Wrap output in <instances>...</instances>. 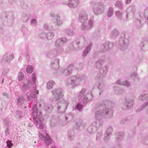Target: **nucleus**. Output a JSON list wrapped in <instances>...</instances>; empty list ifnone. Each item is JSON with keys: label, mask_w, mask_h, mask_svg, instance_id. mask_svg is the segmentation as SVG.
Listing matches in <instances>:
<instances>
[{"label": "nucleus", "mask_w": 148, "mask_h": 148, "mask_svg": "<svg viewBox=\"0 0 148 148\" xmlns=\"http://www.w3.org/2000/svg\"><path fill=\"white\" fill-rule=\"evenodd\" d=\"M5 134L6 135H7V134H9L8 131V130H5Z\"/></svg>", "instance_id": "obj_17"}, {"label": "nucleus", "mask_w": 148, "mask_h": 148, "mask_svg": "<svg viewBox=\"0 0 148 148\" xmlns=\"http://www.w3.org/2000/svg\"><path fill=\"white\" fill-rule=\"evenodd\" d=\"M36 75L34 73H33L32 75V77L30 79L28 80V85L34 84L36 82Z\"/></svg>", "instance_id": "obj_2"}, {"label": "nucleus", "mask_w": 148, "mask_h": 148, "mask_svg": "<svg viewBox=\"0 0 148 148\" xmlns=\"http://www.w3.org/2000/svg\"><path fill=\"white\" fill-rule=\"evenodd\" d=\"M36 22V21L35 19H32V21H31V23H34V22Z\"/></svg>", "instance_id": "obj_19"}, {"label": "nucleus", "mask_w": 148, "mask_h": 148, "mask_svg": "<svg viewBox=\"0 0 148 148\" xmlns=\"http://www.w3.org/2000/svg\"><path fill=\"white\" fill-rule=\"evenodd\" d=\"M39 137L41 139H43L45 138V136L42 134L39 135Z\"/></svg>", "instance_id": "obj_13"}, {"label": "nucleus", "mask_w": 148, "mask_h": 148, "mask_svg": "<svg viewBox=\"0 0 148 148\" xmlns=\"http://www.w3.org/2000/svg\"><path fill=\"white\" fill-rule=\"evenodd\" d=\"M131 1V0H127L126 3H129Z\"/></svg>", "instance_id": "obj_18"}, {"label": "nucleus", "mask_w": 148, "mask_h": 148, "mask_svg": "<svg viewBox=\"0 0 148 148\" xmlns=\"http://www.w3.org/2000/svg\"><path fill=\"white\" fill-rule=\"evenodd\" d=\"M45 141L47 145H49L51 143V138L47 134L46 135Z\"/></svg>", "instance_id": "obj_3"}, {"label": "nucleus", "mask_w": 148, "mask_h": 148, "mask_svg": "<svg viewBox=\"0 0 148 148\" xmlns=\"http://www.w3.org/2000/svg\"><path fill=\"white\" fill-rule=\"evenodd\" d=\"M4 82V79H3L2 81V83H3Z\"/></svg>", "instance_id": "obj_23"}, {"label": "nucleus", "mask_w": 148, "mask_h": 148, "mask_svg": "<svg viewBox=\"0 0 148 148\" xmlns=\"http://www.w3.org/2000/svg\"><path fill=\"white\" fill-rule=\"evenodd\" d=\"M43 125L42 124H40L39 128L40 129H42L43 128Z\"/></svg>", "instance_id": "obj_16"}, {"label": "nucleus", "mask_w": 148, "mask_h": 148, "mask_svg": "<svg viewBox=\"0 0 148 148\" xmlns=\"http://www.w3.org/2000/svg\"><path fill=\"white\" fill-rule=\"evenodd\" d=\"M86 90L85 89H83L79 93V96L80 97L83 96L85 94Z\"/></svg>", "instance_id": "obj_10"}, {"label": "nucleus", "mask_w": 148, "mask_h": 148, "mask_svg": "<svg viewBox=\"0 0 148 148\" xmlns=\"http://www.w3.org/2000/svg\"><path fill=\"white\" fill-rule=\"evenodd\" d=\"M117 84H119L124 85L125 86H128L130 85V84L129 82H128L126 81H125L123 83H121V82L119 80L117 82Z\"/></svg>", "instance_id": "obj_7"}, {"label": "nucleus", "mask_w": 148, "mask_h": 148, "mask_svg": "<svg viewBox=\"0 0 148 148\" xmlns=\"http://www.w3.org/2000/svg\"><path fill=\"white\" fill-rule=\"evenodd\" d=\"M78 0H69V3L73 6H76L77 4Z\"/></svg>", "instance_id": "obj_5"}, {"label": "nucleus", "mask_w": 148, "mask_h": 148, "mask_svg": "<svg viewBox=\"0 0 148 148\" xmlns=\"http://www.w3.org/2000/svg\"><path fill=\"white\" fill-rule=\"evenodd\" d=\"M24 77V74L22 72H20L19 73L18 76V79L19 81H22Z\"/></svg>", "instance_id": "obj_8"}, {"label": "nucleus", "mask_w": 148, "mask_h": 148, "mask_svg": "<svg viewBox=\"0 0 148 148\" xmlns=\"http://www.w3.org/2000/svg\"><path fill=\"white\" fill-rule=\"evenodd\" d=\"M36 93H37V94H38V90H37V91H36Z\"/></svg>", "instance_id": "obj_24"}, {"label": "nucleus", "mask_w": 148, "mask_h": 148, "mask_svg": "<svg viewBox=\"0 0 148 148\" xmlns=\"http://www.w3.org/2000/svg\"><path fill=\"white\" fill-rule=\"evenodd\" d=\"M85 97V98H86V96H85V97Z\"/></svg>", "instance_id": "obj_30"}, {"label": "nucleus", "mask_w": 148, "mask_h": 148, "mask_svg": "<svg viewBox=\"0 0 148 148\" xmlns=\"http://www.w3.org/2000/svg\"><path fill=\"white\" fill-rule=\"evenodd\" d=\"M77 108L79 110L81 108V105L80 104H78L76 106Z\"/></svg>", "instance_id": "obj_14"}, {"label": "nucleus", "mask_w": 148, "mask_h": 148, "mask_svg": "<svg viewBox=\"0 0 148 148\" xmlns=\"http://www.w3.org/2000/svg\"><path fill=\"white\" fill-rule=\"evenodd\" d=\"M117 3H119V4H120V5H121V2L120 1H118L117 2Z\"/></svg>", "instance_id": "obj_21"}, {"label": "nucleus", "mask_w": 148, "mask_h": 148, "mask_svg": "<svg viewBox=\"0 0 148 148\" xmlns=\"http://www.w3.org/2000/svg\"><path fill=\"white\" fill-rule=\"evenodd\" d=\"M131 102H132V103L133 102L132 101V100L131 101Z\"/></svg>", "instance_id": "obj_29"}, {"label": "nucleus", "mask_w": 148, "mask_h": 148, "mask_svg": "<svg viewBox=\"0 0 148 148\" xmlns=\"http://www.w3.org/2000/svg\"><path fill=\"white\" fill-rule=\"evenodd\" d=\"M24 99H23L20 98L18 101V103H24Z\"/></svg>", "instance_id": "obj_11"}, {"label": "nucleus", "mask_w": 148, "mask_h": 148, "mask_svg": "<svg viewBox=\"0 0 148 148\" xmlns=\"http://www.w3.org/2000/svg\"><path fill=\"white\" fill-rule=\"evenodd\" d=\"M53 148H56L55 147H54Z\"/></svg>", "instance_id": "obj_27"}, {"label": "nucleus", "mask_w": 148, "mask_h": 148, "mask_svg": "<svg viewBox=\"0 0 148 148\" xmlns=\"http://www.w3.org/2000/svg\"><path fill=\"white\" fill-rule=\"evenodd\" d=\"M7 62H8V61H8V60H7Z\"/></svg>", "instance_id": "obj_28"}, {"label": "nucleus", "mask_w": 148, "mask_h": 148, "mask_svg": "<svg viewBox=\"0 0 148 148\" xmlns=\"http://www.w3.org/2000/svg\"><path fill=\"white\" fill-rule=\"evenodd\" d=\"M33 69L32 66L31 65H29L26 69V71L28 73H31L32 72Z\"/></svg>", "instance_id": "obj_6"}, {"label": "nucleus", "mask_w": 148, "mask_h": 148, "mask_svg": "<svg viewBox=\"0 0 148 148\" xmlns=\"http://www.w3.org/2000/svg\"><path fill=\"white\" fill-rule=\"evenodd\" d=\"M14 55H13L12 54L11 55H10V60H12L14 58Z\"/></svg>", "instance_id": "obj_15"}, {"label": "nucleus", "mask_w": 148, "mask_h": 148, "mask_svg": "<svg viewBox=\"0 0 148 148\" xmlns=\"http://www.w3.org/2000/svg\"><path fill=\"white\" fill-rule=\"evenodd\" d=\"M89 48H86V49H85L84 52L83 53V54L84 55H86L87 53V50H88Z\"/></svg>", "instance_id": "obj_12"}, {"label": "nucleus", "mask_w": 148, "mask_h": 148, "mask_svg": "<svg viewBox=\"0 0 148 148\" xmlns=\"http://www.w3.org/2000/svg\"><path fill=\"white\" fill-rule=\"evenodd\" d=\"M116 6H119V5H118V4H116Z\"/></svg>", "instance_id": "obj_25"}, {"label": "nucleus", "mask_w": 148, "mask_h": 148, "mask_svg": "<svg viewBox=\"0 0 148 148\" xmlns=\"http://www.w3.org/2000/svg\"><path fill=\"white\" fill-rule=\"evenodd\" d=\"M37 125H38V123L37 122Z\"/></svg>", "instance_id": "obj_26"}, {"label": "nucleus", "mask_w": 148, "mask_h": 148, "mask_svg": "<svg viewBox=\"0 0 148 148\" xmlns=\"http://www.w3.org/2000/svg\"><path fill=\"white\" fill-rule=\"evenodd\" d=\"M111 15H112V13H111V12H110V13H109V12L108 13V15L109 17L110 16H111Z\"/></svg>", "instance_id": "obj_20"}, {"label": "nucleus", "mask_w": 148, "mask_h": 148, "mask_svg": "<svg viewBox=\"0 0 148 148\" xmlns=\"http://www.w3.org/2000/svg\"><path fill=\"white\" fill-rule=\"evenodd\" d=\"M57 24L58 25H60L62 23V22H60V21L59 22V24H58V23L57 22Z\"/></svg>", "instance_id": "obj_22"}, {"label": "nucleus", "mask_w": 148, "mask_h": 148, "mask_svg": "<svg viewBox=\"0 0 148 148\" xmlns=\"http://www.w3.org/2000/svg\"><path fill=\"white\" fill-rule=\"evenodd\" d=\"M62 91V89L60 88L56 90H54L52 91L53 95H54V98L56 101L59 100L60 98V97H62L63 96Z\"/></svg>", "instance_id": "obj_1"}, {"label": "nucleus", "mask_w": 148, "mask_h": 148, "mask_svg": "<svg viewBox=\"0 0 148 148\" xmlns=\"http://www.w3.org/2000/svg\"><path fill=\"white\" fill-rule=\"evenodd\" d=\"M54 82L52 81H50L47 83V88L48 89H51L52 88L53 85L54 84Z\"/></svg>", "instance_id": "obj_4"}, {"label": "nucleus", "mask_w": 148, "mask_h": 148, "mask_svg": "<svg viewBox=\"0 0 148 148\" xmlns=\"http://www.w3.org/2000/svg\"><path fill=\"white\" fill-rule=\"evenodd\" d=\"M6 143L7 146L9 148H10L13 145V144L10 140H8L6 141Z\"/></svg>", "instance_id": "obj_9"}]
</instances>
